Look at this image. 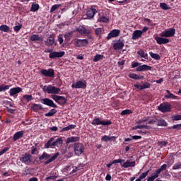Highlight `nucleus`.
Listing matches in <instances>:
<instances>
[{
    "mask_svg": "<svg viewBox=\"0 0 181 181\" xmlns=\"http://www.w3.org/2000/svg\"><path fill=\"white\" fill-rule=\"evenodd\" d=\"M59 153H56L55 154H54L53 156L51 157V155L48 154L46 152H43L42 154L38 158V160L40 161V163H42L44 160H46L45 162H44V164L47 165L55 160L59 156Z\"/></svg>",
    "mask_w": 181,
    "mask_h": 181,
    "instance_id": "obj_1",
    "label": "nucleus"
},
{
    "mask_svg": "<svg viewBox=\"0 0 181 181\" xmlns=\"http://www.w3.org/2000/svg\"><path fill=\"white\" fill-rule=\"evenodd\" d=\"M50 48H45L44 52L49 53V58L51 59H54L55 58H62L65 55V51H59V52H57Z\"/></svg>",
    "mask_w": 181,
    "mask_h": 181,
    "instance_id": "obj_2",
    "label": "nucleus"
},
{
    "mask_svg": "<svg viewBox=\"0 0 181 181\" xmlns=\"http://www.w3.org/2000/svg\"><path fill=\"white\" fill-rule=\"evenodd\" d=\"M44 92H47L48 94H59L61 89L56 88L55 86H44L42 88Z\"/></svg>",
    "mask_w": 181,
    "mask_h": 181,
    "instance_id": "obj_3",
    "label": "nucleus"
},
{
    "mask_svg": "<svg viewBox=\"0 0 181 181\" xmlns=\"http://www.w3.org/2000/svg\"><path fill=\"white\" fill-rule=\"evenodd\" d=\"M158 110L163 113L170 112L172 111V105L169 103H163L158 107Z\"/></svg>",
    "mask_w": 181,
    "mask_h": 181,
    "instance_id": "obj_4",
    "label": "nucleus"
},
{
    "mask_svg": "<svg viewBox=\"0 0 181 181\" xmlns=\"http://www.w3.org/2000/svg\"><path fill=\"white\" fill-rule=\"evenodd\" d=\"M112 124L111 120L107 121H102L100 118H94L93 122H91L92 125L96 126V125H103V126H110Z\"/></svg>",
    "mask_w": 181,
    "mask_h": 181,
    "instance_id": "obj_5",
    "label": "nucleus"
},
{
    "mask_svg": "<svg viewBox=\"0 0 181 181\" xmlns=\"http://www.w3.org/2000/svg\"><path fill=\"white\" fill-rule=\"evenodd\" d=\"M32 155L25 153V154L21 155V156L19 158V160L25 165H30L32 163Z\"/></svg>",
    "mask_w": 181,
    "mask_h": 181,
    "instance_id": "obj_6",
    "label": "nucleus"
},
{
    "mask_svg": "<svg viewBox=\"0 0 181 181\" xmlns=\"http://www.w3.org/2000/svg\"><path fill=\"white\" fill-rule=\"evenodd\" d=\"M74 148L75 154L78 156H80L85 151L84 145L81 143L75 144Z\"/></svg>",
    "mask_w": 181,
    "mask_h": 181,
    "instance_id": "obj_7",
    "label": "nucleus"
},
{
    "mask_svg": "<svg viewBox=\"0 0 181 181\" xmlns=\"http://www.w3.org/2000/svg\"><path fill=\"white\" fill-rule=\"evenodd\" d=\"M52 98L61 106L65 105L67 102V100L63 96L54 95H52Z\"/></svg>",
    "mask_w": 181,
    "mask_h": 181,
    "instance_id": "obj_8",
    "label": "nucleus"
},
{
    "mask_svg": "<svg viewBox=\"0 0 181 181\" xmlns=\"http://www.w3.org/2000/svg\"><path fill=\"white\" fill-rule=\"evenodd\" d=\"M176 34V30L175 28H169V30H165L160 33L162 37H172Z\"/></svg>",
    "mask_w": 181,
    "mask_h": 181,
    "instance_id": "obj_9",
    "label": "nucleus"
},
{
    "mask_svg": "<svg viewBox=\"0 0 181 181\" xmlns=\"http://www.w3.org/2000/svg\"><path fill=\"white\" fill-rule=\"evenodd\" d=\"M98 13V10L96 9V6L95 5L90 6L88 7L86 11V16L88 18L92 19L94 18L95 15Z\"/></svg>",
    "mask_w": 181,
    "mask_h": 181,
    "instance_id": "obj_10",
    "label": "nucleus"
},
{
    "mask_svg": "<svg viewBox=\"0 0 181 181\" xmlns=\"http://www.w3.org/2000/svg\"><path fill=\"white\" fill-rule=\"evenodd\" d=\"M71 87L73 88H76V89H86L87 88V82L86 81H78L77 82H76L75 83H73L71 85Z\"/></svg>",
    "mask_w": 181,
    "mask_h": 181,
    "instance_id": "obj_11",
    "label": "nucleus"
},
{
    "mask_svg": "<svg viewBox=\"0 0 181 181\" xmlns=\"http://www.w3.org/2000/svg\"><path fill=\"white\" fill-rule=\"evenodd\" d=\"M76 32L79 33L81 35H89L91 31L89 28H85L84 25H79L76 28Z\"/></svg>",
    "mask_w": 181,
    "mask_h": 181,
    "instance_id": "obj_12",
    "label": "nucleus"
},
{
    "mask_svg": "<svg viewBox=\"0 0 181 181\" xmlns=\"http://www.w3.org/2000/svg\"><path fill=\"white\" fill-rule=\"evenodd\" d=\"M40 102L42 104L47 105L48 107H52V108H57L58 106L54 103L53 100H52L49 98H44L40 100Z\"/></svg>",
    "mask_w": 181,
    "mask_h": 181,
    "instance_id": "obj_13",
    "label": "nucleus"
},
{
    "mask_svg": "<svg viewBox=\"0 0 181 181\" xmlns=\"http://www.w3.org/2000/svg\"><path fill=\"white\" fill-rule=\"evenodd\" d=\"M40 74L45 77L53 78L54 76V70L52 69H49L48 70L41 69Z\"/></svg>",
    "mask_w": 181,
    "mask_h": 181,
    "instance_id": "obj_14",
    "label": "nucleus"
},
{
    "mask_svg": "<svg viewBox=\"0 0 181 181\" xmlns=\"http://www.w3.org/2000/svg\"><path fill=\"white\" fill-rule=\"evenodd\" d=\"M88 44V40H74V45L76 47H84Z\"/></svg>",
    "mask_w": 181,
    "mask_h": 181,
    "instance_id": "obj_15",
    "label": "nucleus"
},
{
    "mask_svg": "<svg viewBox=\"0 0 181 181\" xmlns=\"http://www.w3.org/2000/svg\"><path fill=\"white\" fill-rule=\"evenodd\" d=\"M124 47V41L123 38L119 39V41H117V42H115L113 44V49L115 50L122 49Z\"/></svg>",
    "mask_w": 181,
    "mask_h": 181,
    "instance_id": "obj_16",
    "label": "nucleus"
},
{
    "mask_svg": "<svg viewBox=\"0 0 181 181\" xmlns=\"http://www.w3.org/2000/svg\"><path fill=\"white\" fill-rule=\"evenodd\" d=\"M120 35V30H112L107 37V40H110L112 37H117Z\"/></svg>",
    "mask_w": 181,
    "mask_h": 181,
    "instance_id": "obj_17",
    "label": "nucleus"
},
{
    "mask_svg": "<svg viewBox=\"0 0 181 181\" xmlns=\"http://www.w3.org/2000/svg\"><path fill=\"white\" fill-rule=\"evenodd\" d=\"M30 41L37 43H40L43 41L42 37H40L38 34H33L32 35H30Z\"/></svg>",
    "mask_w": 181,
    "mask_h": 181,
    "instance_id": "obj_18",
    "label": "nucleus"
},
{
    "mask_svg": "<svg viewBox=\"0 0 181 181\" xmlns=\"http://www.w3.org/2000/svg\"><path fill=\"white\" fill-rule=\"evenodd\" d=\"M134 86L139 90H143L144 89L150 88L151 84L148 82H145L143 85L134 84Z\"/></svg>",
    "mask_w": 181,
    "mask_h": 181,
    "instance_id": "obj_19",
    "label": "nucleus"
},
{
    "mask_svg": "<svg viewBox=\"0 0 181 181\" xmlns=\"http://www.w3.org/2000/svg\"><path fill=\"white\" fill-rule=\"evenodd\" d=\"M143 32L141 31V30H135V31H134V33H132V39L133 40H136L141 38Z\"/></svg>",
    "mask_w": 181,
    "mask_h": 181,
    "instance_id": "obj_20",
    "label": "nucleus"
},
{
    "mask_svg": "<svg viewBox=\"0 0 181 181\" xmlns=\"http://www.w3.org/2000/svg\"><path fill=\"white\" fill-rule=\"evenodd\" d=\"M121 165L124 168H134L136 165V161H131V160H127L126 162H124Z\"/></svg>",
    "mask_w": 181,
    "mask_h": 181,
    "instance_id": "obj_21",
    "label": "nucleus"
},
{
    "mask_svg": "<svg viewBox=\"0 0 181 181\" xmlns=\"http://www.w3.org/2000/svg\"><path fill=\"white\" fill-rule=\"evenodd\" d=\"M155 40L158 45H166L170 42L169 38H162V37H155Z\"/></svg>",
    "mask_w": 181,
    "mask_h": 181,
    "instance_id": "obj_22",
    "label": "nucleus"
},
{
    "mask_svg": "<svg viewBox=\"0 0 181 181\" xmlns=\"http://www.w3.org/2000/svg\"><path fill=\"white\" fill-rule=\"evenodd\" d=\"M55 38L54 35H50L47 37L46 41H45V45L47 47H51L54 44Z\"/></svg>",
    "mask_w": 181,
    "mask_h": 181,
    "instance_id": "obj_23",
    "label": "nucleus"
},
{
    "mask_svg": "<svg viewBox=\"0 0 181 181\" xmlns=\"http://www.w3.org/2000/svg\"><path fill=\"white\" fill-rule=\"evenodd\" d=\"M24 131H19L16 132L13 136V141H16L17 140L22 139L24 136Z\"/></svg>",
    "mask_w": 181,
    "mask_h": 181,
    "instance_id": "obj_24",
    "label": "nucleus"
},
{
    "mask_svg": "<svg viewBox=\"0 0 181 181\" xmlns=\"http://www.w3.org/2000/svg\"><path fill=\"white\" fill-rule=\"evenodd\" d=\"M151 70H152V67L149 66L148 65H146V64L139 66L136 69V71H139V72L148 71H151Z\"/></svg>",
    "mask_w": 181,
    "mask_h": 181,
    "instance_id": "obj_25",
    "label": "nucleus"
},
{
    "mask_svg": "<svg viewBox=\"0 0 181 181\" xmlns=\"http://www.w3.org/2000/svg\"><path fill=\"white\" fill-rule=\"evenodd\" d=\"M23 90L21 88H13L9 90V95L10 96H14L15 95L21 93Z\"/></svg>",
    "mask_w": 181,
    "mask_h": 181,
    "instance_id": "obj_26",
    "label": "nucleus"
},
{
    "mask_svg": "<svg viewBox=\"0 0 181 181\" xmlns=\"http://www.w3.org/2000/svg\"><path fill=\"white\" fill-rule=\"evenodd\" d=\"M81 140L80 136H71L66 139V144H69L70 143L78 142Z\"/></svg>",
    "mask_w": 181,
    "mask_h": 181,
    "instance_id": "obj_27",
    "label": "nucleus"
},
{
    "mask_svg": "<svg viewBox=\"0 0 181 181\" xmlns=\"http://www.w3.org/2000/svg\"><path fill=\"white\" fill-rule=\"evenodd\" d=\"M56 138H57V137H55V136L50 138V139L47 141V142L45 144V146H44L45 148H49L54 147V145H53V144H54V142Z\"/></svg>",
    "mask_w": 181,
    "mask_h": 181,
    "instance_id": "obj_28",
    "label": "nucleus"
},
{
    "mask_svg": "<svg viewBox=\"0 0 181 181\" xmlns=\"http://www.w3.org/2000/svg\"><path fill=\"white\" fill-rule=\"evenodd\" d=\"M31 110L33 112H38L39 110H42L43 109L42 105L40 104H33L30 107Z\"/></svg>",
    "mask_w": 181,
    "mask_h": 181,
    "instance_id": "obj_29",
    "label": "nucleus"
},
{
    "mask_svg": "<svg viewBox=\"0 0 181 181\" xmlns=\"http://www.w3.org/2000/svg\"><path fill=\"white\" fill-rule=\"evenodd\" d=\"M117 139V137L112 136H103L102 138H101V141H105V142H107V141H115Z\"/></svg>",
    "mask_w": 181,
    "mask_h": 181,
    "instance_id": "obj_30",
    "label": "nucleus"
},
{
    "mask_svg": "<svg viewBox=\"0 0 181 181\" xmlns=\"http://www.w3.org/2000/svg\"><path fill=\"white\" fill-rule=\"evenodd\" d=\"M64 144V140L62 137H59L57 139H54V141L52 144V146L56 147L58 146V145L59 146H62Z\"/></svg>",
    "mask_w": 181,
    "mask_h": 181,
    "instance_id": "obj_31",
    "label": "nucleus"
},
{
    "mask_svg": "<svg viewBox=\"0 0 181 181\" xmlns=\"http://www.w3.org/2000/svg\"><path fill=\"white\" fill-rule=\"evenodd\" d=\"M129 77L134 80H141L144 78V76H139L138 74H132V73L129 74Z\"/></svg>",
    "mask_w": 181,
    "mask_h": 181,
    "instance_id": "obj_32",
    "label": "nucleus"
},
{
    "mask_svg": "<svg viewBox=\"0 0 181 181\" xmlns=\"http://www.w3.org/2000/svg\"><path fill=\"white\" fill-rule=\"evenodd\" d=\"M157 126L159 127H168V123L163 119H157Z\"/></svg>",
    "mask_w": 181,
    "mask_h": 181,
    "instance_id": "obj_33",
    "label": "nucleus"
},
{
    "mask_svg": "<svg viewBox=\"0 0 181 181\" xmlns=\"http://www.w3.org/2000/svg\"><path fill=\"white\" fill-rule=\"evenodd\" d=\"M37 145L38 144H35V146L31 147L30 155H36L39 153L37 148Z\"/></svg>",
    "mask_w": 181,
    "mask_h": 181,
    "instance_id": "obj_34",
    "label": "nucleus"
},
{
    "mask_svg": "<svg viewBox=\"0 0 181 181\" xmlns=\"http://www.w3.org/2000/svg\"><path fill=\"white\" fill-rule=\"evenodd\" d=\"M134 129H147V130H150L151 129H152V127H151L150 126H148V125H137V126H135V127Z\"/></svg>",
    "mask_w": 181,
    "mask_h": 181,
    "instance_id": "obj_35",
    "label": "nucleus"
},
{
    "mask_svg": "<svg viewBox=\"0 0 181 181\" xmlns=\"http://www.w3.org/2000/svg\"><path fill=\"white\" fill-rule=\"evenodd\" d=\"M0 30L4 33H8L10 31V27L3 24L2 25H0Z\"/></svg>",
    "mask_w": 181,
    "mask_h": 181,
    "instance_id": "obj_36",
    "label": "nucleus"
},
{
    "mask_svg": "<svg viewBox=\"0 0 181 181\" xmlns=\"http://www.w3.org/2000/svg\"><path fill=\"white\" fill-rule=\"evenodd\" d=\"M40 9V5L38 4H33L30 7L31 12H35Z\"/></svg>",
    "mask_w": 181,
    "mask_h": 181,
    "instance_id": "obj_37",
    "label": "nucleus"
},
{
    "mask_svg": "<svg viewBox=\"0 0 181 181\" xmlns=\"http://www.w3.org/2000/svg\"><path fill=\"white\" fill-rule=\"evenodd\" d=\"M104 59V55H102V54H96L93 59V62H98L100 60H103Z\"/></svg>",
    "mask_w": 181,
    "mask_h": 181,
    "instance_id": "obj_38",
    "label": "nucleus"
},
{
    "mask_svg": "<svg viewBox=\"0 0 181 181\" xmlns=\"http://www.w3.org/2000/svg\"><path fill=\"white\" fill-rule=\"evenodd\" d=\"M168 168V165H163L158 170H156V173L159 175L162 171L166 170Z\"/></svg>",
    "mask_w": 181,
    "mask_h": 181,
    "instance_id": "obj_39",
    "label": "nucleus"
},
{
    "mask_svg": "<svg viewBox=\"0 0 181 181\" xmlns=\"http://www.w3.org/2000/svg\"><path fill=\"white\" fill-rule=\"evenodd\" d=\"M149 54L152 59H154L156 60H160L161 59V57L158 54H154L153 52H149Z\"/></svg>",
    "mask_w": 181,
    "mask_h": 181,
    "instance_id": "obj_40",
    "label": "nucleus"
},
{
    "mask_svg": "<svg viewBox=\"0 0 181 181\" xmlns=\"http://www.w3.org/2000/svg\"><path fill=\"white\" fill-rule=\"evenodd\" d=\"M160 7L164 11H168L170 9V7H168V5L165 2L160 3Z\"/></svg>",
    "mask_w": 181,
    "mask_h": 181,
    "instance_id": "obj_41",
    "label": "nucleus"
},
{
    "mask_svg": "<svg viewBox=\"0 0 181 181\" xmlns=\"http://www.w3.org/2000/svg\"><path fill=\"white\" fill-rule=\"evenodd\" d=\"M57 111L55 109H52L48 113L45 114V117H52L56 114Z\"/></svg>",
    "mask_w": 181,
    "mask_h": 181,
    "instance_id": "obj_42",
    "label": "nucleus"
},
{
    "mask_svg": "<svg viewBox=\"0 0 181 181\" xmlns=\"http://www.w3.org/2000/svg\"><path fill=\"white\" fill-rule=\"evenodd\" d=\"M159 175L156 173H155L151 177H148L147 181H155V180L157 179Z\"/></svg>",
    "mask_w": 181,
    "mask_h": 181,
    "instance_id": "obj_43",
    "label": "nucleus"
},
{
    "mask_svg": "<svg viewBox=\"0 0 181 181\" xmlns=\"http://www.w3.org/2000/svg\"><path fill=\"white\" fill-rule=\"evenodd\" d=\"M74 35L73 31H70V33H66V34H64V38L66 40H70L71 38Z\"/></svg>",
    "mask_w": 181,
    "mask_h": 181,
    "instance_id": "obj_44",
    "label": "nucleus"
},
{
    "mask_svg": "<svg viewBox=\"0 0 181 181\" xmlns=\"http://www.w3.org/2000/svg\"><path fill=\"white\" fill-rule=\"evenodd\" d=\"M103 33V28H95V34L97 37H100Z\"/></svg>",
    "mask_w": 181,
    "mask_h": 181,
    "instance_id": "obj_45",
    "label": "nucleus"
},
{
    "mask_svg": "<svg viewBox=\"0 0 181 181\" xmlns=\"http://www.w3.org/2000/svg\"><path fill=\"white\" fill-rule=\"evenodd\" d=\"M132 113H133V112L132 110H122L121 112L120 115L122 116H124V115H131Z\"/></svg>",
    "mask_w": 181,
    "mask_h": 181,
    "instance_id": "obj_46",
    "label": "nucleus"
},
{
    "mask_svg": "<svg viewBox=\"0 0 181 181\" xmlns=\"http://www.w3.org/2000/svg\"><path fill=\"white\" fill-rule=\"evenodd\" d=\"M165 98H166L168 99H173V100L177 99V96L173 95V93H169V94L165 95Z\"/></svg>",
    "mask_w": 181,
    "mask_h": 181,
    "instance_id": "obj_47",
    "label": "nucleus"
},
{
    "mask_svg": "<svg viewBox=\"0 0 181 181\" xmlns=\"http://www.w3.org/2000/svg\"><path fill=\"white\" fill-rule=\"evenodd\" d=\"M23 99L26 100L27 102H30L31 100H33V95H24L23 96Z\"/></svg>",
    "mask_w": 181,
    "mask_h": 181,
    "instance_id": "obj_48",
    "label": "nucleus"
},
{
    "mask_svg": "<svg viewBox=\"0 0 181 181\" xmlns=\"http://www.w3.org/2000/svg\"><path fill=\"white\" fill-rule=\"evenodd\" d=\"M22 28H23L22 24H18V25H14L13 31L16 33H18Z\"/></svg>",
    "mask_w": 181,
    "mask_h": 181,
    "instance_id": "obj_49",
    "label": "nucleus"
},
{
    "mask_svg": "<svg viewBox=\"0 0 181 181\" xmlns=\"http://www.w3.org/2000/svg\"><path fill=\"white\" fill-rule=\"evenodd\" d=\"M10 88V86L1 85L0 86V92L6 91Z\"/></svg>",
    "mask_w": 181,
    "mask_h": 181,
    "instance_id": "obj_50",
    "label": "nucleus"
},
{
    "mask_svg": "<svg viewBox=\"0 0 181 181\" xmlns=\"http://www.w3.org/2000/svg\"><path fill=\"white\" fill-rule=\"evenodd\" d=\"M110 20L107 18V17H105V16H103V17H100V22L104 23H108Z\"/></svg>",
    "mask_w": 181,
    "mask_h": 181,
    "instance_id": "obj_51",
    "label": "nucleus"
},
{
    "mask_svg": "<svg viewBox=\"0 0 181 181\" xmlns=\"http://www.w3.org/2000/svg\"><path fill=\"white\" fill-rule=\"evenodd\" d=\"M61 6V4H54L52 6L51 8H50V12H54L58 8H59Z\"/></svg>",
    "mask_w": 181,
    "mask_h": 181,
    "instance_id": "obj_52",
    "label": "nucleus"
},
{
    "mask_svg": "<svg viewBox=\"0 0 181 181\" xmlns=\"http://www.w3.org/2000/svg\"><path fill=\"white\" fill-rule=\"evenodd\" d=\"M149 173L150 170H147L146 173H143L139 177L144 180L148 175Z\"/></svg>",
    "mask_w": 181,
    "mask_h": 181,
    "instance_id": "obj_53",
    "label": "nucleus"
},
{
    "mask_svg": "<svg viewBox=\"0 0 181 181\" xmlns=\"http://www.w3.org/2000/svg\"><path fill=\"white\" fill-rule=\"evenodd\" d=\"M181 128V124L173 125V127H168V129H177L180 130Z\"/></svg>",
    "mask_w": 181,
    "mask_h": 181,
    "instance_id": "obj_54",
    "label": "nucleus"
},
{
    "mask_svg": "<svg viewBox=\"0 0 181 181\" xmlns=\"http://www.w3.org/2000/svg\"><path fill=\"white\" fill-rule=\"evenodd\" d=\"M149 119H150V117H146L143 119H139L136 122V124H140L145 123L146 122H148L149 120Z\"/></svg>",
    "mask_w": 181,
    "mask_h": 181,
    "instance_id": "obj_55",
    "label": "nucleus"
},
{
    "mask_svg": "<svg viewBox=\"0 0 181 181\" xmlns=\"http://www.w3.org/2000/svg\"><path fill=\"white\" fill-rule=\"evenodd\" d=\"M32 170L29 168L28 167H26L23 171L24 175H28L31 173Z\"/></svg>",
    "mask_w": 181,
    "mask_h": 181,
    "instance_id": "obj_56",
    "label": "nucleus"
},
{
    "mask_svg": "<svg viewBox=\"0 0 181 181\" xmlns=\"http://www.w3.org/2000/svg\"><path fill=\"white\" fill-rule=\"evenodd\" d=\"M180 168H181V162H178V163H175L173 167V170H177V169H180Z\"/></svg>",
    "mask_w": 181,
    "mask_h": 181,
    "instance_id": "obj_57",
    "label": "nucleus"
},
{
    "mask_svg": "<svg viewBox=\"0 0 181 181\" xmlns=\"http://www.w3.org/2000/svg\"><path fill=\"white\" fill-rule=\"evenodd\" d=\"M157 120H158V118H157L156 117H155L154 119L149 120V121L146 123V124H155L156 122H157Z\"/></svg>",
    "mask_w": 181,
    "mask_h": 181,
    "instance_id": "obj_58",
    "label": "nucleus"
},
{
    "mask_svg": "<svg viewBox=\"0 0 181 181\" xmlns=\"http://www.w3.org/2000/svg\"><path fill=\"white\" fill-rule=\"evenodd\" d=\"M158 146L160 147L166 146L168 144V141H158Z\"/></svg>",
    "mask_w": 181,
    "mask_h": 181,
    "instance_id": "obj_59",
    "label": "nucleus"
},
{
    "mask_svg": "<svg viewBox=\"0 0 181 181\" xmlns=\"http://www.w3.org/2000/svg\"><path fill=\"white\" fill-rule=\"evenodd\" d=\"M58 42L60 45L64 42L63 34H59V35H58Z\"/></svg>",
    "mask_w": 181,
    "mask_h": 181,
    "instance_id": "obj_60",
    "label": "nucleus"
},
{
    "mask_svg": "<svg viewBox=\"0 0 181 181\" xmlns=\"http://www.w3.org/2000/svg\"><path fill=\"white\" fill-rule=\"evenodd\" d=\"M9 149H10L9 147H6V148H4L3 150L0 151V156L6 153L8 151H9Z\"/></svg>",
    "mask_w": 181,
    "mask_h": 181,
    "instance_id": "obj_61",
    "label": "nucleus"
},
{
    "mask_svg": "<svg viewBox=\"0 0 181 181\" xmlns=\"http://www.w3.org/2000/svg\"><path fill=\"white\" fill-rule=\"evenodd\" d=\"M141 64H140L139 62H133V63H132V68L135 69V68L139 67V66Z\"/></svg>",
    "mask_w": 181,
    "mask_h": 181,
    "instance_id": "obj_62",
    "label": "nucleus"
},
{
    "mask_svg": "<svg viewBox=\"0 0 181 181\" xmlns=\"http://www.w3.org/2000/svg\"><path fill=\"white\" fill-rule=\"evenodd\" d=\"M173 120L179 121L181 120V115H175L172 117Z\"/></svg>",
    "mask_w": 181,
    "mask_h": 181,
    "instance_id": "obj_63",
    "label": "nucleus"
},
{
    "mask_svg": "<svg viewBox=\"0 0 181 181\" xmlns=\"http://www.w3.org/2000/svg\"><path fill=\"white\" fill-rule=\"evenodd\" d=\"M125 162V160H123V159H117V160H114L112 161V163L115 164V163H124Z\"/></svg>",
    "mask_w": 181,
    "mask_h": 181,
    "instance_id": "obj_64",
    "label": "nucleus"
}]
</instances>
